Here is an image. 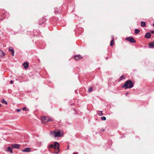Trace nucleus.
<instances>
[{
  "instance_id": "obj_5",
  "label": "nucleus",
  "mask_w": 154,
  "mask_h": 154,
  "mask_svg": "<svg viewBox=\"0 0 154 154\" xmlns=\"http://www.w3.org/2000/svg\"><path fill=\"white\" fill-rule=\"evenodd\" d=\"M125 39L129 41L131 43H134L136 42L135 40L132 37H127L125 38Z\"/></svg>"
},
{
  "instance_id": "obj_36",
  "label": "nucleus",
  "mask_w": 154,
  "mask_h": 154,
  "mask_svg": "<svg viewBox=\"0 0 154 154\" xmlns=\"http://www.w3.org/2000/svg\"><path fill=\"white\" fill-rule=\"evenodd\" d=\"M3 19H2V18H1V20H3Z\"/></svg>"
},
{
  "instance_id": "obj_39",
  "label": "nucleus",
  "mask_w": 154,
  "mask_h": 154,
  "mask_svg": "<svg viewBox=\"0 0 154 154\" xmlns=\"http://www.w3.org/2000/svg\"><path fill=\"white\" fill-rule=\"evenodd\" d=\"M136 137L138 138V136H137Z\"/></svg>"
},
{
  "instance_id": "obj_35",
  "label": "nucleus",
  "mask_w": 154,
  "mask_h": 154,
  "mask_svg": "<svg viewBox=\"0 0 154 154\" xmlns=\"http://www.w3.org/2000/svg\"><path fill=\"white\" fill-rule=\"evenodd\" d=\"M75 93H76V92H77V91L76 90H75Z\"/></svg>"
},
{
  "instance_id": "obj_40",
  "label": "nucleus",
  "mask_w": 154,
  "mask_h": 154,
  "mask_svg": "<svg viewBox=\"0 0 154 154\" xmlns=\"http://www.w3.org/2000/svg\"><path fill=\"white\" fill-rule=\"evenodd\" d=\"M69 149V146L67 147V149Z\"/></svg>"
},
{
  "instance_id": "obj_42",
  "label": "nucleus",
  "mask_w": 154,
  "mask_h": 154,
  "mask_svg": "<svg viewBox=\"0 0 154 154\" xmlns=\"http://www.w3.org/2000/svg\"><path fill=\"white\" fill-rule=\"evenodd\" d=\"M1 106V105H0V106Z\"/></svg>"
},
{
  "instance_id": "obj_22",
  "label": "nucleus",
  "mask_w": 154,
  "mask_h": 154,
  "mask_svg": "<svg viewBox=\"0 0 154 154\" xmlns=\"http://www.w3.org/2000/svg\"><path fill=\"white\" fill-rule=\"evenodd\" d=\"M2 103H4L5 104H7V102L6 101H5L4 99H3L2 100Z\"/></svg>"
},
{
  "instance_id": "obj_4",
  "label": "nucleus",
  "mask_w": 154,
  "mask_h": 154,
  "mask_svg": "<svg viewBox=\"0 0 154 154\" xmlns=\"http://www.w3.org/2000/svg\"><path fill=\"white\" fill-rule=\"evenodd\" d=\"M43 119V120H44L46 122H49L51 121H52L53 120V119L52 118H49L47 116H44Z\"/></svg>"
},
{
  "instance_id": "obj_13",
  "label": "nucleus",
  "mask_w": 154,
  "mask_h": 154,
  "mask_svg": "<svg viewBox=\"0 0 154 154\" xmlns=\"http://www.w3.org/2000/svg\"><path fill=\"white\" fill-rule=\"evenodd\" d=\"M30 151V149L29 148H26L23 149L22 151L23 152H29Z\"/></svg>"
},
{
  "instance_id": "obj_32",
  "label": "nucleus",
  "mask_w": 154,
  "mask_h": 154,
  "mask_svg": "<svg viewBox=\"0 0 154 154\" xmlns=\"http://www.w3.org/2000/svg\"><path fill=\"white\" fill-rule=\"evenodd\" d=\"M151 33L152 34H153V33H154V31L152 30V31H151Z\"/></svg>"
},
{
  "instance_id": "obj_7",
  "label": "nucleus",
  "mask_w": 154,
  "mask_h": 154,
  "mask_svg": "<svg viewBox=\"0 0 154 154\" xmlns=\"http://www.w3.org/2000/svg\"><path fill=\"white\" fill-rule=\"evenodd\" d=\"M12 147L15 149H19L20 147V145L17 144L12 145Z\"/></svg>"
},
{
  "instance_id": "obj_33",
  "label": "nucleus",
  "mask_w": 154,
  "mask_h": 154,
  "mask_svg": "<svg viewBox=\"0 0 154 154\" xmlns=\"http://www.w3.org/2000/svg\"><path fill=\"white\" fill-rule=\"evenodd\" d=\"M11 51L12 52H13V51H14V49H13V48L12 49L11 51Z\"/></svg>"
},
{
  "instance_id": "obj_24",
  "label": "nucleus",
  "mask_w": 154,
  "mask_h": 154,
  "mask_svg": "<svg viewBox=\"0 0 154 154\" xmlns=\"http://www.w3.org/2000/svg\"><path fill=\"white\" fill-rule=\"evenodd\" d=\"M53 147L54 148V146L52 144H51L49 146V148H52Z\"/></svg>"
},
{
  "instance_id": "obj_37",
  "label": "nucleus",
  "mask_w": 154,
  "mask_h": 154,
  "mask_svg": "<svg viewBox=\"0 0 154 154\" xmlns=\"http://www.w3.org/2000/svg\"><path fill=\"white\" fill-rule=\"evenodd\" d=\"M73 154H76V153H74Z\"/></svg>"
},
{
  "instance_id": "obj_19",
  "label": "nucleus",
  "mask_w": 154,
  "mask_h": 154,
  "mask_svg": "<svg viewBox=\"0 0 154 154\" xmlns=\"http://www.w3.org/2000/svg\"><path fill=\"white\" fill-rule=\"evenodd\" d=\"M140 30L138 29H135L134 30V33L136 34H138L140 32Z\"/></svg>"
},
{
  "instance_id": "obj_16",
  "label": "nucleus",
  "mask_w": 154,
  "mask_h": 154,
  "mask_svg": "<svg viewBox=\"0 0 154 154\" xmlns=\"http://www.w3.org/2000/svg\"><path fill=\"white\" fill-rule=\"evenodd\" d=\"M149 48H152L154 46V43H151L149 44Z\"/></svg>"
},
{
  "instance_id": "obj_25",
  "label": "nucleus",
  "mask_w": 154,
  "mask_h": 154,
  "mask_svg": "<svg viewBox=\"0 0 154 154\" xmlns=\"http://www.w3.org/2000/svg\"><path fill=\"white\" fill-rule=\"evenodd\" d=\"M22 110L24 111H27V109L26 107H24L23 108Z\"/></svg>"
},
{
  "instance_id": "obj_12",
  "label": "nucleus",
  "mask_w": 154,
  "mask_h": 154,
  "mask_svg": "<svg viewBox=\"0 0 154 154\" xmlns=\"http://www.w3.org/2000/svg\"><path fill=\"white\" fill-rule=\"evenodd\" d=\"M112 39L111 40V43L110 44V45L111 46H113L114 45V38H113V36H112Z\"/></svg>"
},
{
  "instance_id": "obj_17",
  "label": "nucleus",
  "mask_w": 154,
  "mask_h": 154,
  "mask_svg": "<svg viewBox=\"0 0 154 154\" xmlns=\"http://www.w3.org/2000/svg\"><path fill=\"white\" fill-rule=\"evenodd\" d=\"M55 13L56 14H59L60 10L58 8H56L55 9Z\"/></svg>"
},
{
  "instance_id": "obj_28",
  "label": "nucleus",
  "mask_w": 154,
  "mask_h": 154,
  "mask_svg": "<svg viewBox=\"0 0 154 154\" xmlns=\"http://www.w3.org/2000/svg\"><path fill=\"white\" fill-rule=\"evenodd\" d=\"M13 81L12 80H11L10 81V83L11 84H13Z\"/></svg>"
},
{
  "instance_id": "obj_20",
  "label": "nucleus",
  "mask_w": 154,
  "mask_h": 154,
  "mask_svg": "<svg viewBox=\"0 0 154 154\" xmlns=\"http://www.w3.org/2000/svg\"><path fill=\"white\" fill-rule=\"evenodd\" d=\"M125 79V77H124L123 75H122L119 78V81H120L124 79Z\"/></svg>"
},
{
  "instance_id": "obj_6",
  "label": "nucleus",
  "mask_w": 154,
  "mask_h": 154,
  "mask_svg": "<svg viewBox=\"0 0 154 154\" xmlns=\"http://www.w3.org/2000/svg\"><path fill=\"white\" fill-rule=\"evenodd\" d=\"M3 15L1 16L2 17H3L4 18L6 17L8 18L10 16L9 14L7 11H3Z\"/></svg>"
},
{
  "instance_id": "obj_30",
  "label": "nucleus",
  "mask_w": 154,
  "mask_h": 154,
  "mask_svg": "<svg viewBox=\"0 0 154 154\" xmlns=\"http://www.w3.org/2000/svg\"><path fill=\"white\" fill-rule=\"evenodd\" d=\"M2 53L3 54V56H4L5 55V54L4 53V52L3 51H2Z\"/></svg>"
},
{
  "instance_id": "obj_21",
  "label": "nucleus",
  "mask_w": 154,
  "mask_h": 154,
  "mask_svg": "<svg viewBox=\"0 0 154 154\" xmlns=\"http://www.w3.org/2000/svg\"><path fill=\"white\" fill-rule=\"evenodd\" d=\"M93 88L92 87H90L88 88V92H91L92 91Z\"/></svg>"
},
{
  "instance_id": "obj_29",
  "label": "nucleus",
  "mask_w": 154,
  "mask_h": 154,
  "mask_svg": "<svg viewBox=\"0 0 154 154\" xmlns=\"http://www.w3.org/2000/svg\"><path fill=\"white\" fill-rule=\"evenodd\" d=\"M12 56H14V51H13L12 52Z\"/></svg>"
},
{
  "instance_id": "obj_10",
  "label": "nucleus",
  "mask_w": 154,
  "mask_h": 154,
  "mask_svg": "<svg viewBox=\"0 0 154 154\" xmlns=\"http://www.w3.org/2000/svg\"><path fill=\"white\" fill-rule=\"evenodd\" d=\"M23 65L25 69L28 68L29 66L28 62H24L23 63Z\"/></svg>"
},
{
  "instance_id": "obj_9",
  "label": "nucleus",
  "mask_w": 154,
  "mask_h": 154,
  "mask_svg": "<svg viewBox=\"0 0 154 154\" xmlns=\"http://www.w3.org/2000/svg\"><path fill=\"white\" fill-rule=\"evenodd\" d=\"M74 58L76 60H78L79 59L82 58V57L80 56V55H75V56Z\"/></svg>"
},
{
  "instance_id": "obj_1",
  "label": "nucleus",
  "mask_w": 154,
  "mask_h": 154,
  "mask_svg": "<svg viewBox=\"0 0 154 154\" xmlns=\"http://www.w3.org/2000/svg\"><path fill=\"white\" fill-rule=\"evenodd\" d=\"M133 84L131 80H128L125 82L122 87L125 89L130 88L133 87Z\"/></svg>"
},
{
  "instance_id": "obj_2",
  "label": "nucleus",
  "mask_w": 154,
  "mask_h": 154,
  "mask_svg": "<svg viewBox=\"0 0 154 154\" xmlns=\"http://www.w3.org/2000/svg\"><path fill=\"white\" fill-rule=\"evenodd\" d=\"M50 134L55 137H62L63 134L60 133L59 130H56L54 131H51L50 132Z\"/></svg>"
},
{
  "instance_id": "obj_23",
  "label": "nucleus",
  "mask_w": 154,
  "mask_h": 154,
  "mask_svg": "<svg viewBox=\"0 0 154 154\" xmlns=\"http://www.w3.org/2000/svg\"><path fill=\"white\" fill-rule=\"evenodd\" d=\"M101 119L102 120L105 121L106 120V117L105 116H102L101 117Z\"/></svg>"
},
{
  "instance_id": "obj_3",
  "label": "nucleus",
  "mask_w": 154,
  "mask_h": 154,
  "mask_svg": "<svg viewBox=\"0 0 154 154\" xmlns=\"http://www.w3.org/2000/svg\"><path fill=\"white\" fill-rule=\"evenodd\" d=\"M53 146L54 149L56 150H58V151L56 152L55 153L57 154L58 153L59 151V143L57 142H56Z\"/></svg>"
},
{
  "instance_id": "obj_18",
  "label": "nucleus",
  "mask_w": 154,
  "mask_h": 154,
  "mask_svg": "<svg viewBox=\"0 0 154 154\" xmlns=\"http://www.w3.org/2000/svg\"><path fill=\"white\" fill-rule=\"evenodd\" d=\"M141 26L142 27H145L146 26L145 22L143 21H141Z\"/></svg>"
},
{
  "instance_id": "obj_27",
  "label": "nucleus",
  "mask_w": 154,
  "mask_h": 154,
  "mask_svg": "<svg viewBox=\"0 0 154 154\" xmlns=\"http://www.w3.org/2000/svg\"><path fill=\"white\" fill-rule=\"evenodd\" d=\"M12 49H13V48L11 47H10L9 48L8 50L9 51H10Z\"/></svg>"
},
{
  "instance_id": "obj_26",
  "label": "nucleus",
  "mask_w": 154,
  "mask_h": 154,
  "mask_svg": "<svg viewBox=\"0 0 154 154\" xmlns=\"http://www.w3.org/2000/svg\"><path fill=\"white\" fill-rule=\"evenodd\" d=\"M21 110V109H16V111L17 112H19Z\"/></svg>"
},
{
  "instance_id": "obj_8",
  "label": "nucleus",
  "mask_w": 154,
  "mask_h": 154,
  "mask_svg": "<svg viewBox=\"0 0 154 154\" xmlns=\"http://www.w3.org/2000/svg\"><path fill=\"white\" fill-rule=\"evenodd\" d=\"M151 36V34L149 32H147L145 35V38H150Z\"/></svg>"
},
{
  "instance_id": "obj_14",
  "label": "nucleus",
  "mask_w": 154,
  "mask_h": 154,
  "mask_svg": "<svg viewBox=\"0 0 154 154\" xmlns=\"http://www.w3.org/2000/svg\"><path fill=\"white\" fill-rule=\"evenodd\" d=\"M97 113L100 116H101L103 115V114L102 113V111H97Z\"/></svg>"
},
{
  "instance_id": "obj_15",
  "label": "nucleus",
  "mask_w": 154,
  "mask_h": 154,
  "mask_svg": "<svg viewBox=\"0 0 154 154\" xmlns=\"http://www.w3.org/2000/svg\"><path fill=\"white\" fill-rule=\"evenodd\" d=\"M13 149L12 147H8V150L7 151L10 152L11 153H13Z\"/></svg>"
},
{
  "instance_id": "obj_34",
  "label": "nucleus",
  "mask_w": 154,
  "mask_h": 154,
  "mask_svg": "<svg viewBox=\"0 0 154 154\" xmlns=\"http://www.w3.org/2000/svg\"><path fill=\"white\" fill-rule=\"evenodd\" d=\"M105 59H106V60H107L108 59V57H106Z\"/></svg>"
},
{
  "instance_id": "obj_41",
  "label": "nucleus",
  "mask_w": 154,
  "mask_h": 154,
  "mask_svg": "<svg viewBox=\"0 0 154 154\" xmlns=\"http://www.w3.org/2000/svg\"><path fill=\"white\" fill-rule=\"evenodd\" d=\"M153 26H154V23H153Z\"/></svg>"
},
{
  "instance_id": "obj_31",
  "label": "nucleus",
  "mask_w": 154,
  "mask_h": 154,
  "mask_svg": "<svg viewBox=\"0 0 154 154\" xmlns=\"http://www.w3.org/2000/svg\"><path fill=\"white\" fill-rule=\"evenodd\" d=\"M101 131H105V129H101Z\"/></svg>"
},
{
  "instance_id": "obj_38",
  "label": "nucleus",
  "mask_w": 154,
  "mask_h": 154,
  "mask_svg": "<svg viewBox=\"0 0 154 154\" xmlns=\"http://www.w3.org/2000/svg\"><path fill=\"white\" fill-rule=\"evenodd\" d=\"M136 137L138 138V136H137Z\"/></svg>"
},
{
  "instance_id": "obj_11",
  "label": "nucleus",
  "mask_w": 154,
  "mask_h": 154,
  "mask_svg": "<svg viewBox=\"0 0 154 154\" xmlns=\"http://www.w3.org/2000/svg\"><path fill=\"white\" fill-rule=\"evenodd\" d=\"M44 19L43 18L40 19L39 22V25H41L43 24V23H44L45 21L44 20Z\"/></svg>"
}]
</instances>
